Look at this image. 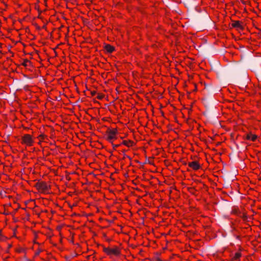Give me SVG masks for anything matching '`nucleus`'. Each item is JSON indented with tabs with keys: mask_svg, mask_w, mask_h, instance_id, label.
<instances>
[{
	"mask_svg": "<svg viewBox=\"0 0 261 261\" xmlns=\"http://www.w3.org/2000/svg\"><path fill=\"white\" fill-rule=\"evenodd\" d=\"M118 145H114V147H117Z\"/></svg>",
	"mask_w": 261,
	"mask_h": 261,
	"instance_id": "obj_16",
	"label": "nucleus"
},
{
	"mask_svg": "<svg viewBox=\"0 0 261 261\" xmlns=\"http://www.w3.org/2000/svg\"><path fill=\"white\" fill-rule=\"evenodd\" d=\"M189 166L194 170H198L200 168V165L196 161L190 162L188 164Z\"/></svg>",
	"mask_w": 261,
	"mask_h": 261,
	"instance_id": "obj_5",
	"label": "nucleus"
},
{
	"mask_svg": "<svg viewBox=\"0 0 261 261\" xmlns=\"http://www.w3.org/2000/svg\"><path fill=\"white\" fill-rule=\"evenodd\" d=\"M105 49L108 53H111L114 50V47L110 44H106L105 46Z\"/></svg>",
	"mask_w": 261,
	"mask_h": 261,
	"instance_id": "obj_6",
	"label": "nucleus"
},
{
	"mask_svg": "<svg viewBox=\"0 0 261 261\" xmlns=\"http://www.w3.org/2000/svg\"><path fill=\"white\" fill-rule=\"evenodd\" d=\"M123 144L128 147L132 146L134 144V142L132 141H124Z\"/></svg>",
	"mask_w": 261,
	"mask_h": 261,
	"instance_id": "obj_9",
	"label": "nucleus"
},
{
	"mask_svg": "<svg viewBox=\"0 0 261 261\" xmlns=\"http://www.w3.org/2000/svg\"><path fill=\"white\" fill-rule=\"evenodd\" d=\"M117 130L115 129H108L106 132L107 134V140L110 142H111L112 140L115 138V135L117 134Z\"/></svg>",
	"mask_w": 261,
	"mask_h": 261,
	"instance_id": "obj_2",
	"label": "nucleus"
},
{
	"mask_svg": "<svg viewBox=\"0 0 261 261\" xmlns=\"http://www.w3.org/2000/svg\"><path fill=\"white\" fill-rule=\"evenodd\" d=\"M28 64H31V62L28 60H25L22 64L24 66H27Z\"/></svg>",
	"mask_w": 261,
	"mask_h": 261,
	"instance_id": "obj_12",
	"label": "nucleus"
},
{
	"mask_svg": "<svg viewBox=\"0 0 261 261\" xmlns=\"http://www.w3.org/2000/svg\"><path fill=\"white\" fill-rule=\"evenodd\" d=\"M22 141L28 145H31L33 142L31 136L28 134L25 135L22 137Z\"/></svg>",
	"mask_w": 261,
	"mask_h": 261,
	"instance_id": "obj_3",
	"label": "nucleus"
},
{
	"mask_svg": "<svg viewBox=\"0 0 261 261\" xmlns=\"http://www.w3.org/2000/svg\"><path fill=\"white\" fill-rule=\"evenodd\" d=\"M1 236V230H0V236Z\"/></svg>",
	"mask_w": 261,
	"mask_h": 261,
	"instance_id": "obj_17",
	"label": "nucleus"
},
{
	"mask_svg": "<svg viewBox=\"0 0 261 261\" xmlns=\"http://www.w3.org/2000/svg\"><path fill=\"white\" fill-rule=\"evenodd\" d=\"M91 93L92 95H94L96 94V91H91Z\"/></svg>",
	"mask_w": 261,
	"mask_h": 261,
	"instance_id": "obj_14",
	"label": "nucleus"
},
{
	"mask_svg": "<svg viewBox=\"0 0 261 261\" xmlns=\"http://www.w3.org/2000/svg\"><path fill=\"white\" fill-rule=\"evenodd\" d=\"M232 26L234 28H236L238 29H243V27L241 25L240 22L239 21H233L232 23Z\"/></svg>",
	"mask_w": 261,
	"mask_h": 261,
	"instance_id": "obj_7",
	"label": "nucleus"
},
{
	"mask_svg": "<svg viewBox=\"0 0 261 261\" xmlns=\"http://www.w3.org/2000/svg\"><path fill=\"white\" fill-rule=\"evenodd\" d=\"M241 256V254L239 252H237L234 254L233 258L234 259H238Z\"/></svg>",
	"mask_w": 261,
	"mask_h": 261,
	"instance_id": "obj_10",
	"label": "nucleus"
},
{
	"mask_svg": "<svg viewBox=\"0 0 261 261\" xmlns=\"http://www.w3.org/2000/svg\"><path fill=\"white\" fill-rule=\"evenodd\" d=\"M103 248V251L106 253L108 255H109L110 248H106L105 247H102Z\"/></svg>",
	"mask_w": 261,
	"mask_h": 261,
	"instance_id": "obj_11",
	"label": "nucleus"
},
{
	"mask_svg": "<svg viewBox=\"0 0 261 261\" xmlns=\"http://www.w3.org/2000/svg\"><path fill=\"white\" fill-rule=\"evenodd\" d=\"M243 218H244V219H246V218H247L246 216L245 215H244V214H243Z\"/></svg>",
	"mask_w": 261,
	"mask_h": 261,
	"instance_id": "obj_15",
	"label": "nucleus"
},
{
	"mask_svg": "<svg viewBox=\"0 0 261 261\" xmlns=\"http://www.w3.org/2000/svg\"><path fill=\"white\" fill-rule=\"evenodd\" d=\"M246 138L248 140H250L254 141L256 139L257 136L252 134H248L247 135Z\"/></svg>",
	"mask_w": 261,
	"mask_h": 261,
	"instance_id": "obj_8",
	"label": "nucleus"
},
{
	"mask_svg": "<svg viewBox=\"0 0 261 261\" xmlns=\"http://www.w3.org/2000/svg\"><path fill=\"white\" fill-rule=\"evenodd\" d=\"M159 261H162V260L159 259Z\"/></svg>",
	"mask_w": 261,
	"mask_h": 261,
	"instance_id": "obj_18",
	"label": "nucleus"
},
{
	"mask_svg": "<svg viewBox=\"0 0 261 261\" xmlns=\"http://www.w3.org/2000/svg\"><path fill=\"white\" fill-rule=\"evenodd\" d=\"M103 97V95H101V94H99V95L97 96V98H98V99H101Z\"/></svg>",
	"mask_w": 261,
	"mask_h": 261,
	"instance_id": "obj_13",
	"label": "nucleus"
},
{
	"mask_svg": "<svg viewBox=\"0 0 261 261\" xmlns=\"http://www.w3.org/2000/svg\"><path fill=\"white\" fill-rule=\"evenodd\" d=\"M112 254L116 256H119L120 254V251L117 247H115L113 248H110L109 255Z\"/></svg>",
	"mask_w": 261,
	"mask_h": 261,
	"instance_id": "obj_4",
	"label": "nucleus"
},
{
	"mask_svg": "<svg viewBox=\"0 0 261 261\" xmlns=\"http://www.w3.org/2000/svg\"><path fill=\"white\" fill-rule=\"evenodd\" d=\"M35 187L38 190H41L42 192H46L48 190L49 186L46 183L41 181L36 183Z\"/></svg>",
	"mask_w": 261,
	"mask_h": 261,
	"instance_id": "obj_1",
	"label": "nucleus"
}]
</instances>
